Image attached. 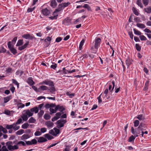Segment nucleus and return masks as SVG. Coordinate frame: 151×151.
<instances>
[{"mask_svg":"<svg viewBox=\"0 0 151 151\" xmlns=\"http://www.w3.org/2000/svg\"><path fill=\"white\" fill-rule=\"evenodd\" d=\"M27 83L30 85L32 86L35 84V83L32 80V78L31 77H29L27 80Z\"/></svg>","mask_w":151,"mask_h":151,"instance_id":"11","label":"nucleus"},{"mask_svg":"<svg viewBox=\"0 0 151 151\" xmlns=\"http://www.w3.org/2000/svg\"><path fill=\"white\" fill-rule=\"evenodd\" d=\"M139 38L141 40H147V38L143 35H140L139 36Z\"/></svg>","mask_w":151,"mask_h":151,"instance_id":"52","label":"nucleus"},{"mask_svg":"<svg viewBox=\"0 0 151 151\" xmlns=\"http://www.w3.org/2000/svg\"><path fill=\"white\" fill-rule=\"evenodd\" d=\"M42 133L41 132L38 131H36L35 133V136H38L41 135Z\"/></svg>","mask_w":151,"mask_h":151,"instance_id":"58","label":"nucleus"},{"mask_svg":"<svg viewBox=\"0 0 151 151\" xmlns=\"http://www.w3.org/2000/svg\"><path fill=\"white\" fill-rule=\"evenodd\" d=\"M32 88L33 89H34L37 92H40V90H39V88L38 89H37V87H36L35 86L32 85Z\"/></svg>","mask_w":151,"mask_h":151,"instance_id":"53","label":"nucleus"},{"mask_svg":"<svg viewBox=\"0 0 151 151\" xmlns=\"http://www.w3.org/2000/svg\"><path fill=\"white\" fill-rule=\"evenodd\" d=\"M12 98V97L11 96H6L4 98V103H6L8 101H9Z\"/></svg>","mask_w":151,"mask_h":151,"instance_id":"17","label":"nucleus"},{"mask_svg":"<svg viewBox=\"0 0 151 151\" xmlns=\"http://www.w3.org/2000/svg\"><path fill=\"white\" fill-rule=\"evenodd\" d=\"M143 3L145 6H147L149 4V0H142Z\"/></svg>","mask_w":151,"mask_h":151,"instance_id":"49","label":"nucleus"},{"mask_svg":"<svg viewBox=\"0 0 151 151\" xmlns=\"http://www.w3.org/2000/svg\"><path fill=\"white\" fill-rule=\"evenodd\" d=\"M17 124H16V123H14L13 124H12V125L13 126V127H12V128L15 131H16L19 129L20 128V127L19 126H17Z\"/></svg>","mask_w":151,"mask_h":151,"instance_id":"18","label":"nucleus"},{"mask_svg":"<svg viewBox=\"0 0 151 151\" xmlns=\"http://www.w3.org/2000/svg\"><path fill=\"white\" fill-rule=\"evenodd\" d=\"M39 109L37 107L35 106L30 109V111L31 112H35V113H37L39 111Z\"/></svg>","mask_w":151,"mask_h":151,"instance_id":"15","label":"nucleus"},{"mask_svg":"<svg viewBox=\"0 0 151 151\" xmlns=\"http://www.w3.org/2000/svg\"><path fill=\"white\" fill-rule=\"evenodd\" d=\"M49 133L53 136H56V135L55 134V132L53 129L50 130L49 132Z\"/></svg>","mask_w":151,"mask_h":151,"instance_id":"60","label":"nucleus"},{"mask_svg":"<svg viewBox=\"0 0 151 151\" xmlns=\"http://www.w3.org/2000/svg\"><path fill=\"white\" fill-rule=\"evenodd\" d=\"M47 131V129H46V128H44V127H43V128H42L41 129H40V131H41V132L42 133H44L45 132Z\"/></svg>","mask_w":151,"mask_h":151,"instance_id":"63","label":"nucleus"},{"mask_svg":"<svg viewBox=\"0 0 151 151\" xmlns=\"http://www.w3.org/2000/svg\"><path fill=\"white\" fill-rule=\"evenodd\" d=\"M24 72L21 70H18L16 73V74L17 75H19L20 76H21L23 73Z\"/></svg>","mask_w":151,"mask_h":151,"instance_id":"45","label":"nucleus"},{"mask_svg":"<svg viewBox=\"0 0 151 151\" xmlns=\"http://www.w3.org/2000/svg\"><path fill=\"white\" fill-rule=\"evenodd\" d=\"M132 10L136 16L138 15L139 13L136 8L134 7H133L132 8Z\"/></svg>","mask_w":151,"mask_h":151,"instance_id":"28","label":"nucleus"},{"mask_svg":"<svg viewBox=\"0 0 151 151\" xmlns=\"http://www.w3.org/2000/svg\"><path fill=\"white\" fill-rule=\"evenodd\" d=\"M101 95L102 93L97 98V99L98 100V102L99 104H100L102 102V100L101 99Z\"/></svg>","mask_w":151,"mask_h":151,"instance_id":"59","label":"nucleus"},{"mask_svg":"<svg viewBox=\"0 0 151 151\" xmlns=\"http://www.w3.org/2000/svg\"><path fill=\"white\" fill-rule=\"evenodd\" d=\"M135 47L136 50L138 51H140L141 50V47L138 44H136Z\"/></svg>","mask_w":151,"mask_h":151,"instance_id":"47","label":"nucleus"},{"mask_svg":"<svg viewBox=\"0 0 151 151\" xmlns=\"http://www.w3.org/2000/svg\"><path fill=\"white\" fill-rule=\"evenodd\" d=\"M36 121L35 119L33 117H31L28 120L29 123H35Z\"/></svg>","mask_w":151,"mask_h":151,"instance_id":"42","label":"nucleus"},{"mask_svg":"<svg viewBox=\"0 0 151 151\" xmlns=\"http://www.w3.org/2000/svg\"><path fill=\"white\" fill-rule=\"evenodd\" d=\"M136 25L138 27L142 29H143L145 27V26L144 24L141 23H137Z\"/></svg>","mask_w":151,"mask_h":151,"instance_id":"23","label":"nucleus"},{"mask_svg":"<svg viewBox=\"0 0 151 151\" xmlns=\"http://www.w3.org/2000/svg\"><path fill=\"white\" fill-rule=\"evenodd\" d=\"M57 67V64L56 63H55L54 65H51L50 66V67L53 69H55Z\"/></svg>","mask_w":151,"mask_h":151,"instance_id":"62","label":"nucleus"},{"mask_svg":"<svg viewBox=\"0 0 151 151\" xmlns=\"http://www.w3.org/2000/svg\"><path fill=\"white\" fill-rule=\"evenodd\" d=\"M40 85H48L51 87L49 88L48 87L42 85L39 87V90L42 91L47 90V92L51 94H54L56 91L55 85L54 82L51 80L47 79L39 83Z\"/></svg>","mask_w":151,"mask_h":151,"instance_id":"2","label":"nucleus"},{"mask_svg":"<svg viewBox=\"0 0 151 151\" xmlns=\"http://www.w3.org/2000/svg\"><path fill=\"white\" fill-rule=\"evenodd\" d=\"M136 3L141 8H143V5L142 3L141 0H137Z\"/></svg>","mask_w":151,"mask_h":151,"instance_id":"26","label":"nucleus"},{"mask_svg":"<svg viewBox=\"0 0 151 151\" xmlns=\"http://www.w3.org/2000/svg\"><path fill=\"white\" fill-rule=\"evenodd\" d=\"M62 4L63 6V8L64 9L65 7L68 6V5L70 4V3L69 2H68L67 3H63Z\"/></svg>","mask_w":151,"mask_h":151,"instance_id":"38","label":"nucleus"},{"mask_svg":"<svg viewBox=\"0 0 151 151\" xmlns=\"http://www.w3.org/2000/svg\"><path fill=\"white\" fill-rule=\"evenodd\" d=\"M45 124L48 128L53 127L54 125L53 123L50 121H47L45 122Z\"/></svg>","mask_w":151,"mask_h":151,"instance_id":"12","label":"nucleus"},{"mask_svg":"<svg viewBox=\"0 0 151 151\" xmlns=\"http://www.w3.org/2000/svg\"><path fill=\"white\" fill-rule=\"evenodd\" d=\"M83 7L84 8L87 9L88 11L91 12L92 11L91 7L88 4H84V5L83 6Z\"/></svg>","mask_w":151,"mask_h":151,"instance_id":"20","label":"nucleus"},{"mask_svg":"<svg viewBox=\"0 0 151 151\" xmlns=\"http://www.w3.org/2000/svg\"><path fill=\"white\" fill-rule=\"evenodd\" d=\"M24 132V131L23 129H21L16 132V134L17 135H20L22 134Z\"/></svg>","mask_w":151,"mask_h":151,"instance_id":"34","label":"nucleus"},{"mask_svg":"<svg viewBox=\"0 0 151 151\" xmlns=\"http://www.w3.org/2000/svg\"><path fill=\"white\" fill-rule=\"evenodd\" d=\"M88 57V55L87 54H85L82 55L81 57L79 58L80 60H83L84 59H86Z\"/></svg>","mask_w":151,"mask_h":151,"instance_id":"27","label":"nucleus"},{"mask_svg":"<svg viewBox=\"0 0 151 151\" xmlns=\"http://www.w3.org/2000/svg\"><path fill=\"white\" fill-rule=\"evenodd\" d=\"M26 114L27 115V116L28 115L29 117L33 115V113H32L28 109L26 111Z\"/></svg>","mask_w":151,"mask_h":151,"instance_id":"22","label":"nucleus"},{"mask_svg":"<svg viewBox=\"0 0 151 151\" xmlns=\"http://www.w3.org/2000/svg\"><path fill=\"white\" fill-rule=\"evenodd\" d=\"M22 37L25 39H29L31 40H32L34 38H35L34 37L31 36L30 34H28L23 35Z\"/></svg>","mask_w":151,"mask_h":151,"instance_id":"6","label":"nucleus"},{"mask_svg":"<svg viewBox=\"0 0 151 151\" xmlns=\"http://www.w3.org/2000/svg\"><path fill=\"white\" fill-rule=\"evenodd\" d=\"M84 42L85 40L84 39H83L81 42L79 47V48L80 50H81L82 49V47L84 43Z\"/></svg>","mask_w":151,"mask_h":151,"instance_id":"30","label":"nucleus"},{"mask_svg":"<svg viewBox=\"0 0 151 151\" xmlns=\"http://www.w3.org/2000/svg\"><path fill=\"white\" fill-rule=\"evenodd\" d=\"M42 12L45 16L48 15L50 13V11L47 8L42 9Z\"/></svg>","mask_w":151,"mask_h":151,"instance_id":"8","label":"nucleus"},{"mask_svg":"<svg viewBox=\"0 0 151 151\" xmlns=\"http://www.w3.org/2000/svg\"><path fill=\"white\" fill-rule=\"evenodd\" d=\"M50 117L51 116L48 114H45L44 116V118L46 120L49 119Z\"/></svg>","mask_w":151,"mask_h":151,"instance_id":"41","label":"nucleus"},{"mask_svg":"<svg viewBox=\"0 0 151 151\" xmlns=\"http://www.w3.org/2000/svg\"><path fill=\"white\" fill-rule=\"evenodd\" d=\"M29 125L28 123H26L22 125V128L23 129H26L28 127Z\"/></svg>","mask_w":151,"mask_h":151,"instance_id":"35","label":"nucleus"},{"mask_svg":"<svg viewBox=\"0 0 151 151\" xmlns=\"http://www.w3.org/2000/svg\"><path fill=\"white\" fill-rule=\"evenodd\" d=\"M22 117L23 120L24 121H26L28 119L27 115H26L25 114H23V115L22 116Z\"/></svg>","mask_w":151,"mask_h":151,"instance_id":"39","label":"nucleus"},{"mask_svg":"<svg viewBox=\"0 0 151 151\" xmlns=\"http://www.w3.org/2000/svg\"><path fill=\"white\" fill-rule=\"evenodd\" d=\"M62 10L61 9H60V8H59L58 7V8L56 9H55V10L54 11L53 13V15H54V14H55V13L57 12H58L61 11Z\"/></svg>","mask_w":151,"mask_h":151,"instance_id":"57","label":"nucleus"},{"mask_svg":"<svg viewBox=\"0 0 151 151\" xmlns=\"http://www.w3.org/2000/svg\"><path fill=\"white\" fill-rule=\"evenodd\" d=\"M144 11L147 13L150 14L151 13V6H149L147 8H145L144 9Z\"/></svg>","mask_w":151,"mask_h":151,"instance_id":"21","label":"nucleus"},{"mask_svg":"<svg viewBox=\"0 0 151 151\" xmlns=\"http://www.w3.org/2000/svg\"><path fill=\"white\" fill-rule=\"evenodd\" d=\"M149 82L148 81H147L145 83L144 87L143 89L144 91H145L148 89V87L149 85Z\"/></svg>","mask_w":151,"mask_h":151,"instance_id":"40","label":"nucleus"},{"mask_svg":"<svg viewBox=\"0 0 151 151\" xmlns=\"http://www.w3.org/2000/svg\"><path fill=\"white\" fill-rule=\"evenodd\" d=\"M23 43V40H19L16 45V46H20L21 45H22Z\"/></svg>","mask_w":151,"mask_h":151,"instance_id":"25","label":"nucleus"},{"mask_svg":"<svg viewBox=\"0 0 151 151\" xmlns=\"http://www.w3.org/2000/svg\"><path fill=\"white\" fill-rule=\"evenodd\" d=\"M101 39L100 38L97 37L95 40L94 46L96 48L97 47L98 48L100 44Z\"/></svg>","mask_w":151,"mask_h":151,"instance_id":"7","label":"nucleus"},{"mask_svg":"<svg viewBox=\"0 0 151 151\" xmlns=\"http://www.w3.org/2000/svg\"><path fill=\"white\" fill-rule=\"evenodd\" d=\"M29 42H26L21 47H18V50H22L28 46L29 44Z\"/></svg>","mask_w":151,"mask_h":151,"instance_id":"13","label":"nucleus"},{"mask_svg":"<svg viewBox=\"0 0 151 151\" xmlns=\"http://www.w3.org/2000/svg\"><path fill=\"white\" fill-rule=\"evenodd\" d=\"M11 43L12 42L11 41H9L8 42L7 45L9 49L11 48L12 47H14L13 45H12V44H11Z\"/></svg>","mask_w":151,"mask_h":151,"instance_id":"50","label":"nucleus"},{"mask_svg":"<svg viewBox=\"0 0 151 151\" xmlns=\"http://www.w3.org/2000/svg\"><path fill=\"white\" fill-rule=\"evenodd\" d=\"M8 149L9 150L8 148L7 149L6 148V147L4 145L1 148V150L2 151H8Z\"/></svg>","mask_w":151,"mask_h":151,"instance_id":"54","label":"nucleus"},{"mask_svg":"<svg viewBox=\"0 0 151 151\" xmlns=\"http://www.w3.org/2000/svg\"><path fill=\"white\" fill-rule=\"evenodd\" d=\"M44 111L43 110H41L38 113V115L39 117H40L43 115Z\"/></svg>","mask_w":151,"mask_h":151,"instance_id":"48","label":"nucleus"},{"mask_svg":"<svg viewBox=\"0 0 151 151\" xmlns=\"http://www.w3.org/2000/svg\"><path fill=\"white\" fill-rule=\"evenodd\" d=\"M57 3L55 0H52L50 2V6L52 8H55L57 5Z\"/></svg>","mask_w":151,"mask_h":151,"instance_id":"16","label":"nucleus"},{"mask_svg":"<svg viewBox=\"0 0 151 151\" xmlns=\"http://www.w3.org/2000/svg\"><path fill=\"white\" fill-rule=\"evenodd\" d=\"M133 30L134 33L136 35H140L142 34V33L140 31L137 30L135 29H134Z\"/></svg>","mask_w":151,"mask_h":151,"instance_id":"36","label":"nucleus"},{"mask_svg":"<svg viewBox=\"0 0 151 151\" xmlns=\"http://www.w3.org/2000/svg\"><path fill=\"white\" fill-rule=\"evenodd\" d=\"M13 127V126L12 125V124L11 125H7L6 126V128L8 129H10L12 128Z\"/></svg>","mask_w":151,"mask_h":151,"instance_id":"56","label":"nucleus"},{"mask_svg":"<svg viewBox=\"0 0 151 151\" xmlns=\"http://www.w3.org/2000/svg\"><path fill=\"white\" fill-rule=\"evenodd\" d=\"M53 129L55 130V134L56 135V136L59 134L60 132V131L59 129L55 127Z\"/></svg>","mask_w":151,"mask_h":151,"instance_id":"44","label":"nucleus"},{"mask_svg":"<svg viewBox=\"0 0 151 151\" xmlns=\"http://www.w3.org/2000/svg\"><path fill=\"white\" fill-rule=\"evenodd\" d=\"M133 61L132 59L128 58L126 60V64L127 65V68H128L130 65L132 63Z\"/></svg>","mask_w":151,"mask_h":151,"instance_id":"9","label":"nucleus"},{"mask_svg":"<svg viewBox=\"0 0 151 151\" xmlns=\"http://www.w3.org/2000/svg\"><path fill=\"white\" fill-rule=\"evenodd\" d=\"M9 49L11 52L14 55H15L17 52V50L14 47H12Z\"/></svg>","mask_w":151,"mask_h":151,"instance_id":"19","label":"nucleus"},{"mask_svg":"<svg viewBox=\"0 0 151 151\" xmlns=\"http://www.w3.org/2000/svg\"><path fill=\"white\" fill-rule=\"evenodd\" d=\"M44 137L47 138L48 140H51L53 138V137L50 135L48 134H45Z\"/></svg>","mask_w":151,"mask_h":151,"instance_id":"24","label":"nucleus"},{"mask_svg":"<svg viewBox=\"0 0 151 151\" xmlns=\"http://www.w3.org/2000/svg\"><path fill=\"white\" fill-rule=\"evenodd\" d=\"M17 106L18 108H22L24 106V105L22 103H19L17 104Z\"/></svg>","mask_w":151,"mask_h":151,"instance_id":"46","label":"nucleus"},{"mask_svg":"<svg viewBox=\"0 0 151 151\" xmlns=\"http://www.w3.org/2000/svg\"><path fill=\"white\" fill-rule=\"evenodd\" d=\"M66 122V120L64 119H60L58 120L56 123L57 124V127L59 129L63 127Z\"/></svg>","mask_w":151,"mask_h":151,"instance_id":"3","label":"nucleus"},{"mask_svg":"<svg viewBox=\"0 0 151 151\" xmlns=\"http://www.w3.org/2000/svg\"><path fill=\"white\" fill-rule=\"evenodd\" d=\"M50 114H53L55 113L57 111V110H56V107L55 108V109L50 108Z\"/></svg>","mask_w":151,"mask_h":151,"instance_id":"31","label":"nucleus"},{"mask_svg":"<svg viewBox=\"0 0 151 151\" xmlns=\"http://www.w3.org/2000/svg\"><path fill=\"white\" fill-rule=\"evenodd\" d=\"M12 81L13 83L17 85L18 88H19V83L17 82L16 79H12Z\"/></svg>","mask_w":151,"mask_h":151,"instance_id":"37","label":"nucleus"},{"mask_svg":"<svg viewBox=\"0 0 151 151\" xmlns=\"http://www.w3.org/2000/svg\"><path fill=\"white\" fill-rule=\"evenodd\" d=\"M35 8V7H33V8H28L27 10V12H32L33 11Z\"/></svg>","mask_w":151,"mask_h":151,"instance_id":"61","label":"nucleus"},{"mask_svg":"<svg viewBox=\"0 0 151 151\" xmlns=\"http://www.w3.org/2000/svg\"><path fill=\"white\" fill-rule=\"evenodd\" d=\"M37 142L35 139H32L31 141H26L25 143L22 141L17 142V140H16L13 142L11 141H8L6 143V144L9 150L12 151L18 149L19 146H25L26 145H35Z\"/></svg>","mask_w":151,"mask_h":151,"instance_id":"1","label":"nucleus"},{"mask_svg":"<svg viewBox=\"0 0 151 151\" xmlns=\"http://www.w3.org/2000/svg\"><path fill=\"white\" fill-rule=\"evenodd\" d=\"M139 120H135L134 122V126L135 127H137L139 125Z\"/></svg>","mask_w":151,"mask_h":151,"instance_id":"51","label":"nucleus"},{"mask_svg":"<svg viewBox=\"0 0 151 151\" xmlns=\"http://www.w3.org/2000/svg\"><path fill=\"white\" fill-rule=\"evenodd\" d=\"M98 47H96L94 46V47H92L91 50L92 52L93 53H96V52L97 51Z\"/></svg>","mask_w":151,"mask_h":151,"instance_id":"32","label":"nucleus"},{"mask_svg":"<svg viewBox=\"0 0 151 151\" xmlns=\"http://www.w3.org/2000/svg\"><path fill=\"white\" fill-rule=\"evenodd\" d=\"M30 136L28 134H24L21 137V139L22 140H24L30 137Z\"/></svg>","mask_w":151,"mask_h":151,"instance_id":"14","label":"nucleus"},{"mask_svg":"<svg viewBox=\"0 0 151 151\" xmlns=\"http://www.w3.org/2000/svg\"><path fill=\"white\" fill-rule=\"evenodd\" d=\"M147 127V126L145 124L142 123H141L137 128V130L143 131V130H146Z\"/></svg>","mask_w":151,"mask_h":151,"instance_id":"4","label":"nucleus"},{"mask_svg":"<svg viewBox=\"0 0 151 151\" xmlns=\"http://www.w3.org/2000/svg\"><path fill=\"white\" fill-rule=\"evenodd\" d=\"M55 107L57 111L58 110L62 113H63V111L65 110V108L63 106H60L59 105H57Z\"/></svg>","mask_w":151,"mask_h":151,"instance_id":"5","label":"nucleus"},{"mask_svg":"<svg viewBox=\"0 0 151 151\" xmlns=\"http://www.w3.org/2000/svg\"><path fill=\"white\" fill-rule=\"evenodd\" d=\"M54 15V16L50 17H49V18L51 20L56 19L58 18V14H54V15Z\"/></svg>","mask_w":151,"mask_h":151,"instance_id":"33","label":"nucleus"},{"mask_svg":"<svg viewBox=\"0 0 151 151\" xmlns=\"http://www.w3.org/2000/svg\"><path fill=\"white\" fill-rule=\"evenodd\" d=\"M47 140L43 137H40L38 138L37 142L39 143H42L47 142Z\"/></svg>","mask_w":151,"mask_h":151,"instance_id":"10","label":"nucleus"},{"mask_svg":"<svg viewBox=\"0 0 151 151\" xmlns=\"http://www.w3.org/2000/svg\"><path fill=\"white\" fill-rule=\"evenodd\" d=\"M135 138V137L132 135L129 137L128 141L129 142H132L134 141Z\"/></svg>","mask_w":151,"mask_h":151,"instance_id":"43","label":"nucleus"},{"mask_svg":"<svg viewBox=\"0 0 151 151\" xmlns=\"http://www.w3.org/2000/svg\"><path fill=\"white\" fill-rule=\"evenodd\" d=\"M136 118L139 120H143L145 119L144 116H143L142 114L138 115Z\"/></svg>","mask_w":151,"mask_h":151,"instance_id":"29","label":"nucleus"},{"mask_svg":"<svg viewBox=\"0 0 151 151\" xmlns=\"http://www.w3.org/2000/svg\"><path fill=\"white\" fill-rule=\"evenodd\" d=\"M17 40V37H15L12 40V43H13L14 44L16 42Z\"/></svg>","mask_w":151,"mask_h":151,"instance_id":"64","label":"nucleus"},{"mask_svg":"<svg viewBox=\"0 0 151 151\" xmlns=\"http://www.w3.org/2000/svg\"><path fill=\"white\" fill-rule=\"evenodd\" d=\"M62 113L60 112H58L56 113L55 114L56 116L58 118V119H59L61 117V116Z\"/></svg>","mask_w":151,"mask_h":151,"instance_id":"55","label":"nucleus"}]
</instances>
